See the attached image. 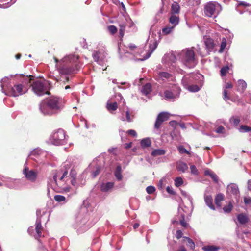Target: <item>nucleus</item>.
Wrapping results in <instances>:
<instances>
[{
    "mask_svg": "<svg viewBox=\"0 0 251 251\" xmlns=\"http://www.w3.org/2000/svg\"><path fill=\"white\" fill-rule=\"evenodd\" d=\"M151 141L150 138H145L143 139L141 142L140 144L142 148H145L151 146Z\"/></svg>",
    "mask_w": 251,
    "mask_h": 251,
    "instance_id": "nucleus-39",
    "label": "nucleus"
},
{
    "mask_svg": "<svg viewBox=\"0 0 251 251\" xmlns=\"http://www.w3.org/2000/svg\"><path fill=\"white\" fill-rule=\"evenodd\" d=\"M176 57L174 53L173 52H170L165 54L162 58V62L163 63L166 65H170L172 66L171 69L173 70L174 71L178 73L183 74L184 72L183 70L179 68L178 67H176L173 65V64L176 62Z\"/></svg>",
    "mask_w": 251,
    "mask_h": 251,
    "instance_id": "nucleus-13",
    "label": "nucleus"
},
{
    "mask_svg": "<svg viewBox=\"0 0 251 251\" xmlns=\"http://www.w3.org/2000/svg\"><path fill=\"white\" fill-rule=\"evenodd\" d=\"M114 183L113 182H107L102 183L100 185V191L104 193H110L114 188Z\"/></svg>",
    "mask_w": 251,
    "mask_h": 251,
    "instance_id": "nucleus-23",
    "label": "nucleus"
},
{
    "mask_svg": "<svg viewBox=\"0 0 251 251\" xmlns=\"http://www.w3.org/2000/svg\"><path fill=\"white\" fill-rule=\"evenodd\" d=\"M155 188L153 186H149L146 188V191L149 194H152L155 192Z\"/></svg>",
    "mask_w": 251,
    "mask_h": 251,
    "instance_id": "nucleus-58",
    "label": "nucleus"
},
{
    "mask_svg": "<svg viewBox=\"0 0 251 251\" xmlns=\"http://www.w3.org/2000/svg\"><path fill=\"white\" fill-rule=\"evenodd\" d=\"M55 62V71L58 75L55 77L57 82H61L69 84L65 87V89H70L71 85L70 82V76L76 74L82 67V63L79 59V56L75 53L65 55L60 59L53 58Z\"/></svg>",
    "mask_w": 251,
    "mask_h": 251,
    "instance_id": "nucleus-1",
    "label": "nucleus"
},
{
    "mask_svg": "<svg viewBox=\"0 0 251 251\" xmlns=\"http://www.w3.org/2000/svg\"><path fill=\"white\" fill-rule=\"evenodd\" d=\"M125 30V26L124 25H120V28L119 29V34L121 38L123 37Z\"/></svg>",
    "mask_w": 251,
    "mask_h": 251,
    "instance_id": "nucleus-59",
    "label": "nucleus"
},
{
    "mask_svg": "<svg viewBox=\"0 0 251 251\" xmlns=\"http://www.w3.org/2000/svg\"><path fill=\"white\" fill-rule=\"evenodd\" d=\"M225 128L222 126H219L215 130V132L217 133H225Z\"/></svg>",
    "mask_w": 251,
    "mask_h": 251,
    "instance_id": "nucleus-60",
    "label": "nucleus"
},
{
    "mask_svg": "<svg viewBox=\"0 0 251 251\" xmlns=\"http://www.w3.org/2000/svg\"><path fill=\"white\" fill-rule=\"evenodd\" d=\"M127 133L129 135L132 136L134 137H136L137 136L136 132L133 129L128 130L127 131Z\"/></svg>",
    "mask_w": 251,
    "mask_h": 251,
    "instance_id": "nucleus-61",
    "label": "nucleus"
},
{
    "mask_svg": "<svg viewBox=\"0 0 251 251\" xmlns=\"http://www.w3.org/2000/svg\"><path fill=\"white\" fill-rule=\"evenodd\" d=\"M174 26H171V27H166L165 28H163L162 29V33L164 35H168L171 33L173 30H174Z\"/></svg>",
    "mask_w": 251,
    "mask_h": 251,
    "instance_id": "nucleus-47",
    "label": "nucleus"
},
{
    "mask_svg": "<svg viewBox=\"0 0 251 251\" xmlns=\"http://www.w3.org/2000/svg\"><path fill=\"white\" fill-rule=\"evenodd\" d=\"M178 150L180 154L186 153L190 154V153L183 146H180L178 147Z\"/></svg>",
    "mask_w": 251,
    "mask_h": 251,
    "instance_id": "nucleus-53",
    "label": "nucleus"
},
{
    "mask_svg": "<svg viewBox=\"0 0 251 251\" xmlns=\"http://www.w3.org/2000/svg\"><path fill=\"white\" fill-rule=\"evenodd\" d=\"M114 176L118 181H121L123 178L122 175V167L121 165H118L114 172Z\"/></svg>",
    "mask_w": 251,
    "mask_h": 251,
    "instance_id": "nucleus-32",
    "label": "nucleus"
},
{
    "mask_svg": "<svg viewBox=\"0 0 251 251\" xmlns=\"http://www.w3.org/2000/svg\"><path fill=\"white\" fill-rule=\"evenodd\" d=\"M199 76L203 77L201 74L191 73L184 75L182 79V84L184 87H188L189 85L196 83L198 78Z\"/></svg>",
    "mask_w": 251,
    "mask_h": 251,
    "instance_id": "nucleus-17",
    "label": "nucleus"
},
{
    "mask_svg": "<svg viewBox=\"0 0 251 251\" xmlns=\"http://www.w3.org/2000/svg\"><path fill=\"white\" fill-rule=\"evenodd\" d=\"M93 58L95 61L99 65H103L106 58L105 53L103 51H94L92 54Z\"/></svg>",
    "mask_w": 251,
    "mask_h": 251,
    "instance_id": "nucleus-19",
    "label": "nucleus"
},
{
    "mask_svg": "<svg viewBox=\"0 0 251 251\" xmlns=\"http://www.w3.org/2000/svg\"><path fill=\"white\" fill-rule=\"evenodd\" d=\"M232 209V205L229 203L227 205L223 207V210L225 213H228L230 212Z\"/></svg>",
    "mask_w": 251,
    "mask_h": 251,
    "instance_id": "nucleus-57",
    "label": "nucleus"
},
{
    "mask_svg": "<svg viewBox=\"0 0 251 251\" xmlns=\"http://www.w3.org/2000/svg\"><path fill=\"white\" fill-rule=\"evenodd\" d=\"M179 87L175 84H170L164 91V98L169 101H174L178 99L180 93Z\"/></svg>",
    "mask_w": 251,
    "mask_h": 251,
    "instance_id": "nucleus-10",
    "label": "nucleus"
},
{
    "mask_svg": "<svg viewBox=\"0 0 251 251\" xmlns=\"http://www.w3.org/2000/svg\"><path fill=\"white\" fill-rule=\"evenodd\" d=\"M204 201L206 204L212 210H215V207L212 203L213 199L211 195H205Z\"/></svg>",
    "mask_w": 251,
    "mask_h": 251,
    "instance_id": "nucleus-31",
    "label": "nucleus"
},
{
    "mask_svg": "<svg viewBox=\"0 0 251 251\" xmlns=\"http://www.w3.org/2000/svg\"><path fill=\"white\" fill-rule=\"evenodd\" d=\"M169 22L173 25V26L174 27L176 26L179 22V17L175 15L171 14V16L169 18Z\"/></svg>",
    "mask_w": 251,
    "mask_h": 251,
    "instance_id": "nucleus-34",
    "label": "nucleus"
},
{
    "mask_svg": "<svg viewBox=\"0 0 251 251\" xmlns=\"http://www.w3.org/2000/svg\"><path fill=\"white\" fill-rule=\"evenodd\" d=\"M183 236V232L181 230H177L176 233V237L177 239H179L181 238Z\"/></svg>",
    "mask_w": 251,
    "mask_h": 251,
    "instance_id": "nucleus-62",
    "label": "nucleus"
},
{
    "mask_svg": "<svg viewBox=\"0 0 251 251\" xmlns=\"http://www.w3.org/2000/svg\"><path fill=\"white\" fill-rule=\"evenodd\" d=\"M174 79L173 75L167 72H159L158 73L157 80L160 82H161V81H162V82L173 81Z\"/></svg>",
    "mask_w": 251,
    "mask_h": 251,
    "instance_id": "nucleus-21",
    "label": "nucleus"
},
{
    "mask_svg": "<svg viewBox=\"0 0 251 251\" xmlns=\"http://www.w3.org/2000/svg\"><path fill=\"white\" fill-rule=\"evenodd\" d=\"M106 108L109 112L112 113L113 111L117 110L118 108L117 103L116 102H110L108 101L107 102Z\"/></svg>",
    "mask_w": 251,
    "mask_h": 251,
    "instance_id": "nucleus-37",
    "label": "nucleus"
},
{
    "mask_svg": "<svg viewBox=\"0 0 251 251\" xmlns=\"http://www.w3.org/2000/svg\"><path fill=\"white\" fill-rule=\"evenodd\" d=\"M126 118H125L123 116L120 117V120L123 121H127L128 122H131L132 121V119L131 118L128 111H126Z\"/></svg>",
    "mask_w": 251,
    "mask_h": 251,
    "instance_id": "nucleus-46",
    "label": "nucleus"
},
{
    "mask_svg": "<svg viewBox=\"0 0 251 251\" xmlns=\"http://www.w3.org/2000/svg\"><path fill=\"white\" fill-rule=\"evenodd\" d=\"M177 56L178 60L189 68H194L198 62L193 48H188L182 50L177 54Z\"/></svg>",
    "mask_w": 251,
    "mask_h": 251,
    "instance_id": "nucleus-6",
    "label": "nucleus"
},
{
    "mask_svg": "<svg viewBox=\"0 0 251 251\" xmlns=\"http://www.w3.org/2000/svg\"><path fill=\"white\" fill-rule=\"evenodd\" d=\"M237 219L238 222L241 225H245L248 223L249 221V218L248 216L243 213L239 214L237 216Z\"/></svg>",
    "mask_w": 251,
    "mask_h": 251,
    "instance_id": "nucleus-27",
    "label": "nucleus"
},
{
    "mask_svg": "<svg viewBox=\"0 0 251 251\" xmlns=\"http://www.w3.org/2000/svg\"><path fill=\"white\" fill-rule=\"evenodd\" d=\"M70 176H71L72 178H75L76 176V171L75 170L72 169L70 173Z\"/></svg>",
    "mask_w": 251,
    "mask_h": 251,
    "instance_id": "nucleus-63",
    "label": "nucleus"
},
{
    "mask_svg": "<svg viewBox=\"0 0 251 251\" xmlns=\"http://www.w3.org/2000/svg\"><path fill=\"white\" fill-rule=\"evenodd\" d=\"M220 247L214 245H206L202 248L203 251H218L220 249Z\"/></svg>",
    "mask_w": 251,
    "mask_h": 251,
    "instance_id": "nucleus-38",
    "label": "nucleus"
},
{
    "mask_svg": "<svg viewBox=\"0 0 251 251\" xmlns=\"http://www.w3.org/2000/svg\"><path fill=\"white\" fill-rule=\"evenodd\" d=\"M68 174L67 171L62 169L56 170L53 173L52 178H50L48 186L58 193H67L70 191L71 187L66 184L65 178Z\"/></svg>",
    "mask_w": 251,
    "mask_h": 251,
    "instance_id": "nucleus-4",
    "label": "nucleus"
},
{
    "mask_svg": "<svg viewBox=\"0 0 251 251\" xmlns=\"http://www.w3.org/2000/svg\"><path fill=\"white\" fill-rule=\"evenodd\" d=\"M17 0H11L10 2H8L7 3L1 4H0V8H7L8 7H9L12 5H13L14 3L16 2Z\"/></svg>",
    "mask_w": 251,
    "mask_h": 251,
    "instance_id": "nucleus-49",
    "label": "nucleus"
},
{
    "mask_svg": "<svg viewBox=\"0 0 251 251\" xmlns=\"http://www.w3.org/2000/svg\"><path fill=\"white\" fill-rule=\"evenodd\" d=\"M247 88L246 82L242 79L238 81L237 91L243 93Z\"/></svg>",
    "mask_w": 251,
    "mask_h": 251,
    "instance_id": "nucleus-33",
    "label": "nucleus"
},
{
    "mask_svg": "<svg viewBox=\"0 0 251 251\" xmlns=\"http://www.w3.org/2000/svg\"><path fill=\"white\" fill-rule=\"evenodd\" d=\"M175 185L176 187H179L183 183L182 179L180 177H176L175 179Z\"/></svg>",
    "mask_w": 251,
    "mask_h": 251,
    "instance_id": "nucleus-52",
    "label": "nucleus"
},
{
    "mask_svg": "<svg viewBox=\"0 0 251 251\" xmlns=\"http://www.w3.org/2000/svg\"><path fill=\"white\" fill-rule=\"evenodd\" d=\"M224 195L222 193L218 194L215 198V202L217 206H221V202L224 200Z\"/></svg>",
    "mask_w": 251,
    "mask_h": 251,
    "instance_id": "nucleus-41",
    "label": "nucleus"
},
{
    "mask_svg": "<svg viewBox=\"0 0 251 251\" xmlns=\"http://www.w3.org/2000/svg\"><path fill=\"white\" fill-rule=\"evenodd\" d=\"M157 46V43L155 40H150L149 42V50L146 52V56L141 59V61H144L149 58L151 54L154 51Z\"/></svg>",
    "mask_w": 251,
    "mask_h": 251,
    "instance_id": "nucleus-22",
    "label": "nucleus"
},
{
    "mask_svg": "<svg viewBox=\"0 0 251 251\" xmlns=\"http://www.w3.org/2000/svg\"><path fill=\"white\" fill-rule=\"evenodd\" d=\"M104 164V159L101 156H99L93 160L90 164V167H94V170L92 171L93 178H95L100 173Z\"/></svg>",
    "mask_w": 251,
    "mask_h": 251,
    "instance_id": "nucleus-15",
    "label": "nucleus"
},
{
    "mask_svg": "<svg viewBox=\"0 0 251 251\" xmlns=\"http://www.w3.org/2000/svg\"><path fill=\"white\" fill-rule=\"evenodd\" d=\"M166 153V151L163 149H155L151 153V154L152 156H157L159 155H162L165 154Z\"/></svg>",
    "mask_w": 251,
    "mask_h": 251,
    "instance_id": "nucleus-40",
    "label": "nucleus"
},
{
    "mask_svg": "<svg viewBox=\"0 0 251 251\" xmlns=\"http://www.w3.org/2000/svg\"><path fill=\"white\" fill-rule=\"evenodd\" d=\"M47 155L48 153L46 151L40 148H37L30 151L28 156L36 162V165L35 167H39L41 169L43 166L48 163Z\"/></svg>",
    "mask_w": 251,
    "mask_h": 251,
    "instance_id": "nucleus-8",
    "label": "nucleus"
},
{
    "mask_svg": "<svg viewBox=\"0 0 251 251\" xmlns=\"http://www.w3.org/2000/svg\"><path fill=\"white\" fill-rule=\"evenodd\" d=\"M65 103L62 98L51 96L40 102L39 110L44 115H52L60 112L63 109Z\"/></svg>",
    "mask_w": 251,
    "mask_h": 251,
    "instance_id": "nucleus-3",
    "label": "nucleus"
},
{
    "mask_svg": "<svg viewBox=\"0 0 251 251\" xmlns=\"http://www.w3.org/2000/svg\"><path fill=\"white\" fill-rule=\"evenodd\" d=\"M221 5L217 2H210L204 7V13L209 17H216L222 11Z\"/></svg>",
    "mask_w": 251,
    "mask_h": 251,
    "instance_id": "nucleus-12",
    "label": "nucleus"
},
{
    "mask_svg": "<svg viewBox=\"0 0 251 251\" xmlns=\"http://www.w3.org/2000/svg\"><path fill=\"white\" fill-rule=\"evenodd\" d=\"M191 48H193L194 51H196L198 54H199L201 56H203L204 54L201 51V49L199 45H197L196 47H192Z\"/></svg>",
    "mask_w": 251,
    "mask_h": 251,
    "instance_id": "nucleus-55",
    "label": "nucleus"
},
{
    "mask_svg": "<svg viewBox=\"0 0 251 251\" xmlns=\"http://www.w3.org/2000/svg\"><path fill=\"white\" fill-rule=\"evenodd\" d=\"M172 14H178L180 12V6L177 2H174L171 5Z\"/></svg>",
    "mask_w": 251,
    "mask_h": 251,
    "instance_id": "nucleus-35",
    "label": "nucleus"
},
{
    "mask_svg": "<svg viewBox=\"0 0 251 251\" xmlns=\"http://www.w3.org/2000/svg\"><path fill=\"white\" fill-rule=\"evenodd\" d=\"M169 118V114L167 112H162L160 113L156 118L154 124V128L158 129L162 123L167 121Z\"/></svg>",
    "mask_w": 251,
    "mask_h": 251,
    "instance_id": "nucleus-20",
    "label": "nucleus"
},
{
    "mask_svg": "<svg viewBox=\"0 0 251 251\" xmlns=\"http://www.w3.org/2000/svg\"><path fill=\"white\" fill-rule=\"evenodd\" d=\"M226 38L223 37L222 39V42L220 45V49L219 50L220 52H222L223 50L225 49L226 46Z\"/></svg>",
    "mask_w": 251,
    "mask_h": 251,
    "instance_id": "nucleus-50",
    "label": "nucleus"
},
{
    "mask_svg": "<svg viewBox=\"0 0 251 251\" xmlns=\"http://www.w3.org/2000/svg\"><path fill=\"white\" fill-rule=\"evenodd\" d=\"M183 242L186 243V246L190 249L193 250L195 249V245L194 242L192 239L189 237H184L183 239Z\"/></svg>",
    "mask_w": 251,
    "mask_h": 251,
    "instance_id": "nucleus-36",
    "label": "nucleus"
},
{
    "mask_svg": "<svg viewBox=\"0 0 251 251\" xmlns=\"http://www.w3.org/2000/svg\"><path fill=\"white\" fill-rule=\"evenodd\" d=\"M233 87L232 84L230 82L226 83L224 86V91H223V99L225 101H227V100H230V98L227 95V89L232 88Z\"/></svg>",
    "mask_w": 251,
    "mask_h": 251,
    "instance_id": "nucleus-28",
    "label": "nucleus"
},
{
    "mask_svg": "<svg viewBox=\"0 0 251 251\" xmlns=\"http://www.w3.org/2000/svg\"><path fill=\"white\" fill-rule=\"evenodd\" d=\"M90 213L83 204L81 206L73 226L78 233H82L89 229L95 223L90 219Z\"/></svg>",
    "mask_w": 251,
    "mask_h": 251,
    "instance_id": "nucleus-5",
    "label": "nucleus"
},
{
    "mask_svg": "<svg viewBox=\"0 0 251 251\" xmlns=\"http://www.w3.org/2000/svg\"><path fill=\"white\" fill-rule=\"evenodd\" d=\"M192 210L193 208L189 209L187 208L186 206H184V208L183 209L180 208V207H178V211L179 214L172 220V223L173 224H177L179 222L182 226L186 227L187 224L185 221V215L182 213L181 211H183L184 213L187 214H191Z\"/></svg>",
    "mask_w": 251,
    "mask_h": 251,
    "instance_id": "nucleus-14",
    "label": "nucleus"
},
{
    "mask_svg": "<svg viewBox=\"0 0 251 251\" xmlns=\"http://www.w3.org/2000/svg\"><path fill=\"white\" fill-rule=\"evenodd\" d=\"M204 43L207 50V52L211 51L215 46L213 40L210 38H207L205 39Z\"/></svg>",
    "mask_w": 251,
    "mask_h": 251,
    "instance_id": "nucleus-26",
    "label": "nucleus"
},
{
    "mask_svg": "<svg viewBox=\"0 0 251 251\" xmlns=\"http://www.w3.org/2000/svg\"><path fill=\"white\" fill-rule=\"evenodd\" d=\"M33 92L37 96L49 95L51 88L50 83L45 79H37L30 83Z\"/></svg>",
    "mask_w": 251,
    "mask_h": 251,
    "instance_id": "nucleus-7",
    "label": "nucleus"
},
{
    "mask_svg": "<svg viewBox=\"0 0 251 251\" xmlns=\"http://www.w3.org/2000/svg\"><path fill=\"white\" fill-rule=\"evenodd\" d=\"M181 194L184 196V197L187 198L188 200H189V202H190V204L191 205V208H193V203H192V197L190 196V195H189L186 192L184 191H181Z\"/></svg>",
    "mask_w": 251,
    "mask_h": 251,
    "instance_id": "nucleus-48",
    "label": "nucleus"
},
{
    "mask_svg": "<svg viewBox=\"0 0 251 251\" xmlns=\"http://www.w3.org/2000/svg\"><path fill=\"white\" fill-rule=\"evenodd\" d=\"M188 169L187 164L182 161H179L176 164V169L178 171L184 173Z\"/></svg>",
    "mask_w": 251,
    "mask_h": 251,
    "instance_id": "nucleus-29",
    "label": "nucleus"
},
{
    "mask_svg": "<svg viewBox=\"0 0 251 251\" xmlns=\"http://www.w3.org/2000/svg\"><path fill=\"white\" fill-rule=\"evenodd\" d=\"M204 175L209 176L215 183H218L219 179L217 175L211 170L209 169H206L204 171Z\"/></svg>",
    "mask_w": 251,
    "mask_h": 251,
    "instance_id": "nucleus-25",
    "label": "nucleus"
},
{
    "mask_svg": "<svg viewBox=\"0 0 251 251\" xmlns=\"http://www.w3.org/2000/svg\"><path fill=\"white\" fill-rule=\"evenodd\" d=\"M108 29L109 32L112 34H114L117 31V27L114 25H110L108 26Z\"/></svg>",
    "mask_w": 251,
    "mask_h": 251,
    "instance_id": "nucleus-54",
    "label": "nucleus"
},
{
    "mask_svg": "<svg viewBox=\"0 0 251 251\" xmlns=\"http://www.w3.org/2000/svg\"><path fill=\"white\" fill-rule=\"evenodd\" d=\"M71 198V195H67V197H65L63 195H57L54 196V199L57 202L65 204L68 202Z\"/></svg>",
    "mask_w": 251,
    "mask_h": 251,
    "instance_id": "nucleus-24",
    "label": "nucleus"
},
{
    "mask_svg": "<svg viewBox=\"0 0 251 251\" xmlns=\"http://www.w3.org/2000/svg\"><path fill=\"white\" fill-rule=\"evenodd\" d=\"M151 91V85L150 83H147L142 86L141 89V93L147 96Z\"/></svg>",
    "mask_w": 251,
    "mask_h": 251,
    "instance_id": "nucleus-30",
    "label": "nucleus"
},
{
    "mask_svg": "<svg viewBox=\"0 0 251 251\" xmlns=\"http://www.w3.org/2000/svg\"><path fill=\"white\" fill-rule=\"evenodd\" d=\"M240 132L245 133L251 131V127L246 125H241L238 129Z\"/></svg>",
    "mask_w": 251,
    "mask_h": 251,
    "instance_id": "nucleus-45",
    "label": "nucleus"
},
{
    "mask_svg": "<svg viewBox=\"0 0 251 251\" xmlns=\"http://www.w3.org/2000/svg\"><path fill=\"white\" fill-rule=\"evenodd\" d=\"M190 170L191 174L194 175H198L199 174V171L194 165L190 166Z\"/></svg>",
    "mask_w": 251,
    "mask_h": 251,
    "instance_id": "nucleus-56",
    "label": "nucleus"
},
{
    "mask_svg": "<svg viewBox=\"0 0 251 251\" xmlns=\"http://www.w3.org/2000/svg\"><path fill=\"white\" fill-rule=\"evenodd\" d=\"M23 174L27 180L34 182L37 178L38 172L36 170L29 169L26 162L24 164Z\"/></svg>",
    "mask_w": 251,
    "mask_h": 251,
    "instance_id": "nucleus-16",
    "label": "nucleus"
},
{
    "mask_svg": "<svg viewBox=\"0 0 251 251\" xmlns=\"http://www.w3.org/2000/svg\"><path fill=\"white\" fill-rule=\"evenodd\" d=\"M169 124L172 126H173L175 128H176L178 125V123H177L176 121H172L169 122Z\"/></svg>",
    "mask_w": 251,
    "mask_h": 251,
    "instance_id": "nucleus-64",
    "label": "nucleus"
},
{
    "mask_svg": "<svg viewBox=\"0 0 251 251\" xmlns=\"http://www.w3.org/2000/svg\"><path fill=\"white\" fill-rule=\"evenodd\" d=\"M250 5L249 3L244 2V1H241L239 3H238L237 6L236 7V10L237 12H238L240 14H242L243 13V11L239 9V7L241 6H243L244 7H247L249 6Z\"/></svg>",
    "mask_w": 251,
    "mask_h": 251,
    "instance_id": "nucleus-44",
    "label": "nucleus"
},
{
    "mask_svg": "<svg viewBox=\"0 0 251 251\" xmlns=\"http://www.w3.org/2000/svg\"><path fill=\"white\" fill-rule=\"evenodd\" d=\"M228 197L235 198L237 201L240 197V192L238 185L235 183H230L226 188Z\"/></svg>",
    "mask_w": 251,
    "mask_h": 251,
    "instance_id": "nucleus-18",
    "label": "nucleus"
},
{
    "mask_svg": "<svg viewBox=\"0 0 251 251\" xmlns=\"http://www.w3.org/2000/svg\"><path fill=\"white\" fill-rule=\"evenodd\" d=\"M31 80L30 76L22 74L5 76L0 82L2 91L6 95L14 97L23 95L27 92Z\"/></svg>",
    "mask_w": 251,
    "mask_h": 251,
    "instance_id": "nucleus-2",
    "label": "nucleus"
},
{
    "mask_svg": "<svg viewBox=\"0 0 251 251\" xmlns=\"http://www.w3.org/2000/svg\"><path fill=\"white\" fill-rule=\"evenodd\" d=\"M229 122L234 126H237L240 122V119L237 116H232L230 118Z\"/></svg>",
    "mask_w": 251,
    "mask_h": 251,
    "instance_id": "nucleus-43",
    "label": "nucleus"
},
{
    "mask_svg": "<svg viewBox=\"0 0 251 251\" xmlns=\"http://www.w3.org/2000/svg\"><path fill=\"white\" fill-rule=\"evenodd\" d=\"M229 68L228 66H224L221 69L220 75L222 76H225L228 72Z\"/></svg>",
    "mask_w": 251,
    "mask_h": 251,
    "instance_id": "nucleus-51",
    "label": "nucleus"
},
{
    "mask_svg": "<svg viewBox=\"0 0 251 251\" xmlns=\"http://www.w3.org/2000/svg\"><path fill=\"white\" fill-rule=\"evenodd\" d=\"M36 214H37V219L36 221V227H35V230L36 232V234L34 236L35 238L37 239L39 242V245L38 246V249L40 250L41 251H46V249L45 247V246L43 245V244L41 243V241L38 239L41 236V230L42 228V226H41V222L42 219L41 218L47 215V213L45 211H43L42 213V211L41 210H38L36 211Z\"/></svg>",
    "mask_w": 251,
    "mask_h": 251,
    "instance_id": "nucleus-9",
    "label": "nucleus"
},
{
    "mask_svg": "<svg viewBox=\"0 0 251 251\" xmlns=\"http://www.w3.org/2000/svg\"><path fill=\"white\" fill-rule=\"evenodd\" d=\"M185 89L188 90L190 92H196L200 90V87L196 84V83H193L191 85H189L188 87H184Z\"/></svg>",
    "mask_w": 251,
    "mask_h": 251,
    "instance_id": "nucleus-42",
    "label": "nucleus"
},
{
    "mask_svg": "<svg viewBox=\"0 0 251 251\" xmlns=\"http://www.w3.org/2000/svg\"><path fill=\"white\" fill-rule=\"evenodd\" d=\"M67 140L68 136H66L65 131L62 129L54 132L50 138L51 144L56 146L65 145Z\"/></svg>",
    "mask_w": 251,
    "mask_h": 251,
    "instance_id": "nucleus-11",
    "label": "nucleus"
}]
</instances>
